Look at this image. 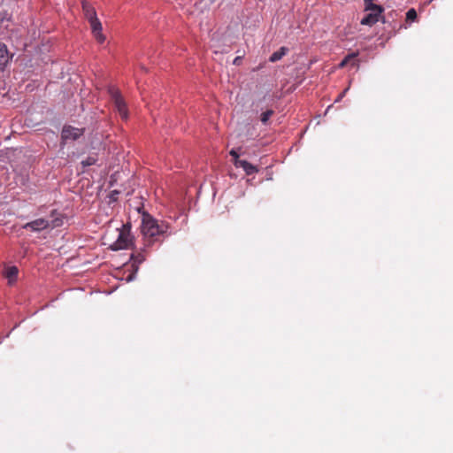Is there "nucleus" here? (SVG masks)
<instances>
[{
    "label": "nucleus",
    "instance_id": "obj_18",
    "mask_svg": "<svg viewBox=\"0 0 453 453\" xmlns=\"http://www.w3.org/2000/svg\"><path fill=\"white\" fill-rule=\"evenodd\" d=\"M417 19V12L411 8L406 12V19L408 21H414Z\"/></svg>",
    "mask_w": 453,
    "mask_h": 453
},
{
    "label": "nucleus",
    "instance_id": "obj_23",
    "mask_svg": "<svg viewBox=\"0 0 453 453\" xmlns=\"http://www.w3.org/2000/svg\"><path fill=\"white\" fill-rule=\"evenodd\" d=\"M241 60H242V57H236V58L234 59L233 63H234V65H239V64H240V62H241Z\"/></svg>",
    "mask_w": 453,
    "mask_h": 453
},
{
    "label": "nucleus",
    "instance_id": "obj_1",
    "mask_svg": "<svg viewBox=\"0 0 453 453\" xmlns=\"http://www.w3.org/2000/svg\"><path fill=\"white\" fill-rule=\"evenodd\" d=\"M141 230L149 245L159 241L160 237L165 238L173 234L168 222L157 220L146 212L142 214Z\"/></svg>",
    "mask_w": 453,
    "mask_h": 453
},
{
    "label": "nucleus",
    "instance_id": "obj_14",
    "mask_svg": "<svg viewBox=\"0 0 453 453\" xmlns=\"http://www.w3.org/2000/svg\"><path fill=\"white\" fill-rule=\"evenodd\" d=\"M357 56L358 52H352L348 54L343 59H348V64H350L352 66H358Z\"/></svg>",
    "mask_w": 453,
    "mask_h": 453
},
{
    "label": "nucleus",
    "instance_id": "obj_6",
    "mask_svg": "<svg viewBox=\"0 0 453 453\" xmlns=\"http://www.w3.org/2000/svg\"><path fill=\"white\" fill-rule=\"evenodd\" d=\"M48 227H50V221L42 218L27 222L23 226L24 229H29L33 232H40Z\"/></svg>",
    "mask_w": 453,
    "mask_h": 453
},
{
    "label": "nucleus",
    "instance_id": "obj_13",
    "mask_svg": "<svg viewBox=\"0 0 453 453\" xmlns=\"http://www.w3.org/2000/svg\"><path fill=\"white\" fill-rule=\"evenodd\" d=\"M9 60L8 50L4 43L0 42V65H4Z\"/></svg>",
    "mask_w": 453,
    "mask_h": 453
},
{
    "label": "nucleus",
    "instance_id": "obj_15",
    "mask_svg": "<svg viewBox=\"0 0 453 453\" xmlns=\"http://www.w3.org/2000/svg\"><path fill=\"white\" fill-rule=\"evenodd\" d=\"M131 258L134 260V264H142L145 260V256L142 252H136L132 254Z\"/></svg>",
    "mask_w": 453,
    "mask_h": 453
},
{
    "label": "nucleus",
    "instance_id": "obj_9",
    "mask_svg": "<svg viewBox=\"0 0 453 453\" xmlns=\"http://www.w3.org/2000/svg\"><path fill=\"white\" fill-rule=\"evenodd\" d=\"M380 14L381 13L370 12L361 19L360 23L365 26H372L379 21Z\"/></svg>",
    "mask_w": 453,
    "mask_h": 453
},
{
    "label": "nucleus",
    "instance_id": "obj_7",
    "mask_svg": "<svg viewBox=\"0 0 453 453\" xmlns=\"http://www.w3.org/2000/svg\"><path fill=\"white\" fill-rule=\"evenodd\" d=\"M81 7L84 17L88 21H90L97 18L96 9L89 2H88L87 0H82Z\"/></svg>",
    "mask_w": 453,
    "mask_h": 453
},
{
    "label": "nucleus",
    "instance_id": "obj_19",
    "mask_svg": "<svg viewBox=\"0 0 453 453\" xmlns=\"http://www.w3.org/2000/svg\"><path fill=\"white\" fill-rule=\"evenodd\" d=\"M63 219L62 218L56 217L50 222V227L55 228L62 226Z\"/></svg>",
    "mask_w": 453,
    "mask_h": 453
},
{
    "label": "nucleus",
    "instance_id": "obj_21",
    "mask_svg": "<svg viewBox=\"0 0 453 453\" xmlns=\"http://www.w3.org/2000/svg\"><path fill=\"white\" fill-rule=\"evenodd\" d=\"M348 90V88H346L345 90H343L338 96L337 98L335 99L334 102H339L342 100V98L344 96L346 91Z\"/></svg>",
    "mask_w": 453,
    "mask_h": 453
},
{
    "label": "nucleus",
    "instance_id": "obj_2",
    "mask_svg": "<svg viewBox=\"0 0 453 453\" xmlns=\"http://www.w3.org/2000/svg\"><path fill=\"white\" fill-rule=\"evenodd\" d=\"M108 92L113 103L115 111L119 114L122 119L127 120L129 117V112L121 92L115 86H110Z\"/></svg>",
    "mask_w": 453,
    "mask_h": 453
},
{
    "label": "nucleus",
    "instance_id": "obj_12",
    "mask_svg": "<svg viewBox=\"0 0 453 453\" xmlns=\"http://www.w3.org/2000/svg\"><path fill=\"white\" fill-rule=\"evenodd\" d=\"M365 11L376 13H382L384 9L382 6L375 4L372 3V1H371L365 4Z\"/></svg>",
    "mask_w": 453,
    "mask_h": 453
},
{
    "label": "nucleus",
    "instance_id": "obj_24",
    "mask_svg": "<svg viewBox=\"0 0 453 453\" xmlns=\"http://www.w3.org/2000/svg\"><path fill=\"white\" fill-rule=\"evenodd\" d=\"M56 214H58V213H57V211H56V210H53V211H51V217H54Z\"/></svg>",
    "mask_w": 453,
    "mask_h": 453
},
{
    "label": "nucleus",
    "instance_id": "obj_16",
    "mask_svg": "<svg viewBox=\"0 0 453 453\" xmlns=\"http://www.w3.org/2000/svg\"><path fill=\"white\" fill-rule=\"evenodd\" d=\"M274 111L273 110H266L261 114L260 120L263 124H267L269 119L273 115Z\"/></svg>",
    "mask_w": 453,
    "mask_h": 453
},
{
    "label": "nucleus",
    "instance_id": "obj_4",
    "mask_svg": "<svg viewBox=\"0 0 453 453\" xmlns=\"http://www.w3.org/2000/svg\"><path fill=\"white\" fill-rule=\"evenodd\" d=\"M91 28V33L98 43L102 44L105 42V36L102 33L103 27L98 18L88 21Z\"/></svg>",
    "mask_w": 453,
    "mask_h": 453
},
{
    "label": "nucleus",
    "instance_id": "obj_11",
    "mask_svg": "<svg viewBox=\"0 0 453 453\" xmlns=\"http://www.w3.org/2000/svg\"><path fill=\"white\" fill-rule=\"evenodd\" d=\"M19 270L16 266H10L5 269L4 275L8 279L9 283L16 280Z\"/></svg>",
    "mask_w": 453,
    "mask_h": 453
},
{
    "label": "nucleus",
    "instance_id": "obj_22",
    "mask_svg": "<svg viewBox=\"0 0 453 453\" xmlns=\"http://www.w3.org/2000/svg\"><path fill=\"white\" fill-rule=\"evenodd\" d=\"M348 65V59H342L341 63L339 64V67H344Z\"/></svg>",
    "mask_w": 453,
    "mask_h": 453
},
{
    "label": "nucleus",
    "instance_id": "obj_10",
    "mask_svg": "<svg viewBox=\"0 0 453 453\" xmlns=\"http://www.w3.org/2000/svg\"><path fill=\"white\" fill-rule=\"evenodd\" d=\"M288 51V48L282 46L270 56L269 61L272 63L277 62L280 60Z\"/></svg>",
    "mask_w": 453,
    "mask_h": 453
},
{
    "label": "nucleus",
    "instance_id": "obj_3",
    "mask_svg": "<svg viewBox=\"0 0 453 453\" xmlns=\"http://www.w3.org/2000/svg\"><path fill=\"white\" fill-rule=\"evenodd\" d=\"M133 244V237L125 230L119 231L117 240L111 245L112 250L129 248Z\"/></svg>",
    "mask_w": 453,
    "mask_h": 453
},
{
    "label": "nucleus",
    "instance_id": "obj_8",
    "mask_svg": "<svg viewBox=\"0 0 453 453\" xmlns=\"http://www.w3.org/2000/svg\"><path fill=\"white\" fill-rule=\"evenodd\" d=\"M236 167H242L247 175H252L258 172V168L247 160H236L234 161Z\"/></svg>",
    "mask_w": 453,
    "mask_h": 453
},
{
    "label": "nucleus",
    "instance_id": "obj_17",
    "mask_svg": "<svg viewBox=\"0 0 453 453\" xmlns=\"http://www.w3.org/2000/svg\"><path fill=\"white\" fill-rule=\"evenodd\" d=\"M96 163V158L95 157H88L86 159L81 161V165L83 167L93 165Z\"/></svg>",
    "mask_w": 453,
    "mask_h": 453
},
{
    "label": "nucleus",
    "instance_id": "obj_5",
    "mask_svg": "<svg viewBox=\"0 0 453 453\" xmlns=\"http://www.w3.org/2000/svg\"><path fill=\"white\" fill-rule=\"evenodd\" d=\"M83 134L82 128H77L71 126H66L63 127L61 137L64 141H75L80 138Z\"/></svg>",
    "mask_w": 453,
    "mask_h": 453
},
{
    "label": "nucleus",
    "instance_id": "obj_20",
    "mask_svg": "<svg viewBox=\"0 0 453 453\" xmlns=\"http://www.w3.org/2000/svg\"><path fill=\"white\" fill-rule=\"evenodd\" d=\"M229 154L234 157V161L240 160L239 159V154L237 153V151L235 150H231Z\"/></svg>",
    "mask_w": 453,
    "mask_h": 453
}]
</instances>
